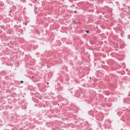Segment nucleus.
I'll return each instance as SVG.
<instances>
[{"instance_id": "4", "label": "nucleus", "mask_w": 130, "mask_h": 130, "mask_svg": "<svg viewBox=\"0 0 130 130\" xmlns=\"http://www.w3.org/2000/svg\"><path fill=\"white\" fill-rule=\"evenodd\" d=\"M89 78H90V79H91V77H90Z\"/></svg>"}, {"instance_id": "5", "label": "nucleus", "mask_w": 130, "mask_h": 130, "mask_svg": "<svg viewBox=\"0 0 130 130\" xmlns=\"http://www.w3.org/2000/svg\"><path fill=\"white\" fill-rule=\"evenodd\" d=\"M25 25H27V23H25Z\"/></svg>"}, {"instance_id": "2", "label": "nucleus", "mask_w": 130, "mask_h": 130, "mask_svg": "<svg viewBox=\"0 0 130 130\" xmlns=\"http://www.w3.org/2000/svg\"><path fill=\"white\" fill-rule=\"evenodd\" d=\"M21 82L22 83H23V81H21Z\"/></svg>"}, {"instance_id": "6", "label": "nucleus", "mask_w": 130, "mask_h": 130, "mask_svg": "<svg viewBox=\"0 0 130 130\" xmlns=\"http://www.w3.org/2000/svg\"><path fill=\"white\" fill-rule=\"evenodd\" d=\"M49 84V83H47V84Z\"/></svg>"}, {"instance_id": "3", "label": "nucleus", "mask_w": 130, "mask_h": 130, "mask_svg": "<svg viewBox=\"0 0 130 130\" xmlns=\"http://www.w3.org/2000/svg\"><path fill=\"white\" fill-rule=\"evenodd\" d=\"M74 12H75V13H76V11H74Z\"/></svg>"}, {"instance_id": "1", "label": "nucleus", "mask_w": 130, "mask_h": 130, "mask_svg": "<svg viewBox=\"0 0 130 130\" xmlns=\"http://www.w3.org/2000/svg\"><path fill=\"white\" fill-rule=\"evenodd\" d=\"M89 31L88 30H87L86 31V32L87 33H89Z\"/></svg>"}, {"instance_id": "7", "label": "nucleus", "mask_w": 130, "mask_h": 130, "mask_svg": "<svg viewBox=\"0 0 130 130\" xmlns=\"http://www.w3.org/2000/svg\"><path fill=\"white\" fill-rule=\"evenodd\" d=\"M10 12H11V11H10Z\"/></svg>"}]
</instances>
